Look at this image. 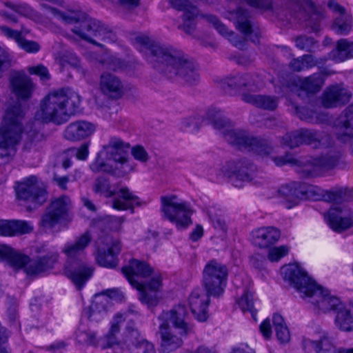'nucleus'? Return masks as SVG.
<instances>
[{
	"mask_svg": "<svg viewBox=\"0 0 353 353\" xmlns=\"http://www.w3.org/2000/svg\"><path fill=\"white\" fill-rule=\"evenodd\" d=\"M134 43L146 61L167 79L189 85H194L199 81L196 65L182 50L156 42L144 35L137 37Z\"/></svg>",
	"mask_w": 353,
	"mask_h": 353,
	"instance_id": "1",
	"label": "nucleus"
},
{
	"mask_svg": "<svg viewBox=\"0 0 353 353\" xmlns=\"http://www.w3.org/2000/svg\"><path fill=\"white\" fill-rule=\"evenodd\" d=\"M282 273L284 279L295 288L301 298L312 304L318 312H336L343 303L338 297L332 295L328 290L317 285L299 264L284 266Z\"/></svg>",
	"mask_w": 353,
	"mask_h": 353,
	"instance_id": "2",
	"label": "nucleus"
},
{
	"mask_svg": "<svg viewBox=\"0 0 353 353\" xmlns=\"http://www.w3.org/2000/svg\"><path fill=\"white\" fill-rule=\"evenodd\" d=\"M130 144L119 138H111L97 153L90 170L95 173L104 172L114 176L124 177L135 170L136 163L130 159Z\"/></svg>",
	"mask_w": 353,
	"mask_h": 353,
	"instance_id": "3",
	"label": "nucleus"
},
{
	"mask_svg": "<svg viewBox=\"0 0 353 353\" xmlns=\"http://www.w3.org/2000/svg\"><path fill=\"white\" fill-rule=\"evenodd\" d=\"M79 95L69 89H60L48 93L41 100L34 119L43 123L61 125L79 109Z\"/></svg>",
	"mask_w": 353,
	"mask_h": 353,
	"instance_id": "4",
	"label": "nucleus"
},
{
	"mask_svg": "<svg viewBox=\"0 0 353 353\" xmlns=\"http://www.w3.org/2000/svg\"><path fill=\"white\" fill-rule=\"evenodd\" d=\"M122 272L130 285L139 292V299L148 307L155 306L159 301L158 292L162 287V278L159 273L146 262L135 259L123 267Z\"/></svg>",
	"mask_w": 353,
	"mask_h": 353,
	"instance_id": "5",
	"label": "nucleus"
},
{
	"mask_svg": "<svg viewBox=\"0 0 353 353\" xmlns=\"http://www.w3.org/2000/svg\"><path fill=\"white\" fill-rule=\"evenodd\" d=\"M206 117L214 128L222 131L226 141L239 150L252 151L262 157L272 153L273 148L268 141L255 137L243 130L232 128L231 121L221 110L210 108Z\"/></svg>",
	"mask_w": 353,
	"mask_h": 353,
	"instance_id": "6",
	"label": "nucleus"
},
{
	"mask_svg": "<svg viewBox=\"0 0 353 353\" xmlns=\"http://www.w3.org/2000/svg\"><path fill=\"white\" fill-rule=\"evenodd\" d=\"M188 314L183 305H175L172 310L163 312L159 316L161 323L158 334L161 338V351L170 353L183 345V336L190 330L185 317Z\"/></svg>",
	"mask_w": 353,
	"mask_h": 353,
	"instance_id": "7",
	"label": "nucleus"
},
{
	"mask_svg": "<svg viewBox=\"0 0 353 353\" xmlns=\"http://www.w3.org/2000/svg\"><path fill=\"white\" fill-rule=\"evenodd\" d=\"M91 240L90 232H85L74 241L67 242L62 248V252L67 256L65 274L79 290L92 274V269L88 266L85 258V249Z\"/></svg>",
	"mask_w": 353,
	"mask_h": 353,
	"instance_id": "8",
	"label": "nucleus"
},
{
	"mask_svg": "<svg viewBox=\"0 0 353 353\" xmlns=\"http://www.w3.org/2000/svg\"><path fill=\"white\" fill-rule=\"evenodd\" d=\"M24 112L19 104L5 110L0 126V165L8 163L16 154L23 131Z\"/></svg>",
	"mask_w": 353,
	"mask_h": 353,
	"instance_id": "9",
	"label": "nucleus"
},
{
	"mask_svg": "<svg viewBox=\"0 0 353 353\" xmlns=\"http://www.w3.org/2000/svg\"><path fill=\"white\" fill-rule=\"evenodd\" d=\"M6 259L10 266L15 269H23L28 276H37L52 269L59 259V253L55 250H49L46 254L37 258L18 253L11 248L0 245V261Z\"/></svg>",
	"mask_w": 353,
	"mask_h": 353,
	"instance_id": "10",
	"label": "nucleus"
},
{
	"mask_svg": "<svg viewBox=\"0 0 353 353\" xmlns=\"http://www.w3.org/2000/svg\"><path fill=\"white\" fill-rule=\"evenodd\" d=\"M72 31L81 39L101 48L104 45L96 39L106 43H113L117 40L116 33L109 26L92 18H85Z\"/></svg>",
	"mask_w": 353,
	"mask_h": 353,
	"instance_id": "11",
	"label": "nucleus"
},
{
	"mask_svg": "<svg viewBox=\"0 0 353 353\" xmlns=\"http://www.w3.org/2000/svg\"><path fill=\"white\" fill-rule=\"evenodd\" d=\"M17 199L23 202L28 210L42 205L48 199V192L43 182L32 175L17 183L15 188Z\"/></svg>",
	"mask_w": 353,
	"mask_h": 353,
	"instance_id": "12",
	"label": "nucleus"
},
{
	"mask_svg": "<svg viewBox=\"0 0 353 353\" xmlns=\"http://www.w3.org/2000/svg\"><path fill=\"white\" fill-rule=\"evenodd\" d=\"M161 211L163 216L179 230L185 229L192 223V210L190 203L179 199L176 195L161 196Z\"/></svg>",
	"mask_w": 353,
	"mask_h": 353,
	"instance_id": "13",
	"label": "nucleus"
},
{
	"mask_svg": "<svg viewBox=\"0 0 353 353\" xmlns=\"http://www.w3.org/2000/svg\"><path fill=\"white\" fill-rule=\"evenodd\" d=\"M228 270L225 265L215 259L208 261L203 270L202 283L208 294L219 297L227 283Z\"/></svg>",
	"mask_w": 353,
	"mask_h": 353,
	"instance_id": "14",
	"label": "nucleus"
},
{
	"mask_svg": "<svg viewBox=\"0 0 353 353\" xmlns=\"http://www.w3.org/2000/svg\"><path fill=\"white\" fill-rule=\"evenodd\" d=\"M256 171V165L245 159L227 161L221 168V172L230 183L239 188L252 181Z\"/></svg>",
	"mask_w": 353,
	"mask_h": 353,
	"instance_id": "15",
	"label": "nucleus"
},
{
	"mask_svg": "<svg viewBox=\"0 0 353 353\" xmlns=\"http://www.w3.org/2000/svg\"><path fill=\"white\" fill-rule=\"evenodd\" d=\"M72 202L65 195L52 200L41 217V224L43 228H52L62 219H65L70 209Z\"/></svg>",
	"mask_w": 353,
	"mask_h": 353,
	"instance_id": "16",
	"label": "nucleus"
},
{
	"mask_svg": "<svg viewBox=\"0 0 353 353\" xmlns=\"http://www.w3.org/2000/svg\"><path fill=\"white\" fill-rule=\"evenodd\" d=\"M302 347L305 353H338L334 339L325 331L310 337H303Z\"/></svg>",
	"mask_w": 353,
	"mask_h": 353,
	"instance_id": "17",
	"label": "nucleus"
},
{
	"mask_svg": "<svg viewBox=\"0 0 353 353\" xmlns=\"http://www.w3.org/2000/svg\"><path fill=\"white\" fill-rule=\"evenodd\" d=\"M10 90L16 97L17 101L9 104L6 108L14 104L18 103L26 114L25 109L22 107L20 101L29 100L34 90V85L30 78L24 73L16 72L10 79Z\"/></svg>",
	"mask_w": 353,
	"mask_h": 353,
	"instance_id": "18",
	"label": "nucleus"
},
{
	"mask_svg": "<svg viewBox=\"0 0 353 353\" xmlns=\"http://www.w3.org/2000/svg\"><path fill=\"white\" fill-rule=\"evenodd\" d=\"M330 228L336 232H343L353 226V213L345 205L332 207L325 214Z\"/></svg>",
	"mask_w": 353,
	"mask_h": 353,
	"instance_id": "19",
	"label": "nucleus"
},
{
	"mask_svg": "<svg viewBox=\"0 0 353 353\" xmlns=\"http://www.w3.org/2000/svg\"><path fill=\"white\" fill-rule=\"evenodd\" d=\"M337 155H327L319 158H310L299 167L297 172L303 177H314L319 176L325 170L333 168L337 163Z\"/></svg>",
	"mask_w": 353,
	"mask_h": 353,
	"instance_id": "20",
	"label": "nucleus"
},
{
	"mask_svg": "<svg viewBox=\"0 0 353 353\" xmlns=\"http://www.w3.org/2000/svg\"><path fill=\"white\" fill-rule=\"evenodd\" d=\"M327 7L333 12L332 30L340 35L348 34L352 28V15L347 13L344 7L334 0H330L327 3Z\"/></svg>",
	"mask_w": 353,
	"mask_h": 353,
	"instance_id": "21",
	"label": "nucleus"
},
{
	"mask_svg": "<svg viewBox=\"0 0 353 353\" xmlns=\"http://www.w3.org/2000/svg\"><path fill=\"white\" fill-rule=\"evenodd\" d=\"M337 139L349 143L353 152V104L347 107L334 121Z\"/></svg>",
	"mask_w": 353,
	"mask_h": 353,
	"instance_id": "22",
	"label": "nucleus"
},
{
	"mask_svg": "<svg viewBox=\"0 0 353 353\" xmlns=\"http://www.w3.org/2000/svg\"><path fill=\"white\" fill-rule=\"evenodd\" d=\"M170 3L174 8L184 11L182 23L179 26V29L192 34L196 29V19L199 15L197 8L192 5L190 0H170Z\"/></svg>",
	"mask_w": 353,
	"mask_h": 353,
	"instance_id": "23",
	"label": "nucleus"
},
{
	"mask_svg": "<svg viewBox=\"0 0 353 353\" xmlns=\"http://www.w3.org/2000/svg\"><path fill=\"white\" fill-rule=\"evenodd\" d=\"M208 292L197 288L193 290L189 296V305L192 313L199 321H205L208 318V307L210 303V296Z\"/></svg>",
	"mask_w": 353,
	"mask_h": 353,
	"instance_id": "24",
	"label": "nucleus"
},
{
	"mask_svg": "<svg viewBox=\"0 0 353 353\" xmlns=\"http://www.w3.org/2000/svg\"><path fill=\"white\" fill-rule=\"evenodd\" d=\"M230 19L232 20L236 28L248 37L253 43L259 42V33L258 30L254 28L250 21L248 12L241 8L230 12Z\"/></svg>",
	"mask_w": 353,
	"mask_h": 353,
	"instance_id": "25",
	"label": "nucleus"
},
{
	"mask_svg": "<svg viewBox=\"0 0 353 353\" xmlns=\"http://www.w3.org/2000/svg\"><path fill=\"white\" fill-rule=\"evenodd\" d=\"M99 90L110 99H119L124 94V86L120 78L110 72H104L101 75Z\"/></svg>",
	"mask_w": 353,
	"mask_h": 353,
	"instance_id": "26",
	"label": "nucleus"
},
{
	"mask_svg": "<svg viewBox=\"0 0 353 353\" xmlns=\"http://www.w3.org/2000/svg\"><path fill=\"white\" fill-rule=\"evenodd\" d=\"M352 93L341 85L327 88L322 96V104L326 108H331L347 103Z\"/></svg>",
	"mask_w": 353,
	"mask_h": 353,
	"instance_id": "27",
	"label": "nucleus"
},
{
	"mask_svg": "<svg viewBox=\"0 0 353 353\" xmlns=\"http://www.w3.org/2000/svg\"><path fill=\"white\" fill-rule=\"evenodd\" d=\"M225 83L234 89L256 92L262 86V79L257 74L239 73L227 78Z\"/></svg>",
	"mask_w": 353,
	"mask_h": 353,
	"instance_id": "28",
	"label": "nucleus"
},
{
	"mask_svg": "<svg viewBox=\"0 0 353 353\" xmlns=\"http://www.w3.org/2000/svg\"><path fill=\"white\" fill-rule=\"evenodd\" d=\"M94 123L79 120L70 123L64 130V137L70 141H76L91 136L95 131Z\"/></svg>",
	"mask_w": 353,
	"mask_h": 353,
	"instance_id": "29",
	"label": "nucleus"
},
{
	"mask_svg": "<svg viewBox=\"0 0 353 353\" xmlns=\"http://www.w3.org/2000/svg\"><path fill=\"white\" fill-rule=\"evenodd\" d=\"M280 236V231L272 226L260 228L252 232L253 244L261 248H266L274 244Z\"/></svg>",
	"mask_w": 353,
	"mask_h": 353,
	"instance_id": "30",
	"label": "nucleus"
},
{
	"mask_svg": "<svg viewBox=\"0 0 353 353\" xmlns=\"http://www.w3.org/2000/svg\"><path fill=\"white\" fill-rule=\"evenodd\" d=\"M205 18L208 23L213 26L220 34L227 37L234 46L240 50H244L246 48V40L236 35L233 31L229 30L214 15H206Z\"/></svg>",
	"mask_w": 353,
	"mask_h": 353,
	"instance_id": "31",
	"label": "nucleus"
},
{
	"mask_svg": "<svg viewBox=\"0 0 353 353\" xmlns=\"http://www.w3.org/2000/svg\"><path fill=\"white\" fill-rule=\"evenodd\" d=\"M334 323L342 331H353V300L348 304H341L336 312Z\"/></svg>",
	"mask_w": 353,
	"mask_h": 353,
	"instance_id": "32",
	"label": "nucleus"
},
{
	"mask_svg": "<svg viewBox=\"0 0 353 353\" xmlns=\"http://www.w3.org/2000/svg\"><path fill=\"white\" fill-rule=\"evenodd\" d=\"M120 251L121 243L118 241L113 242L107 250L99 249L96 257L98 264L108 268H116L119 263L117 255L119 254Z\"/></svg>",
	"mask_w": 353,
	"mask_h": 353,
	"instance_id": "33",
	"label": "nucleus"
},
{
	"mask_svg": "<svg viewBox=\"0 0 353 353\" xmlns=\"http://www.w3.org/2000/svg\"><path fill=\"white\" fill-rule=\"evenodd\" d=\"M32 230V225L29 222L25 221H0L1 236H15L26 234L30 232Z\"/></svg>",
	"mask_w": 353,
	"mask_h": 353,
	"instance_id": "34",
	"label": "nucleus"
},
{
	"mask_svg": "<svg viewBox=\"0 0 353 353\" xmlns=\"http://www.w3.org/2000/svg\"><path fill=\"white\" fill-rule=\"evenodd\" d=\"M0 32L8 39L14 40L19 48L28 53L37 52L40 49V46L37 42L21 38L20 33L6 26H0Z\"/></svg>",
	"mask_w": 353,
	"mask_h": 353,
	"instance_id": "35",
	"label": "nucleus"
},
{
	"mask_svg": "<svg viewBox=\"0 0 353 353\" xmlns=\"http://www.w3.org/2000/svg\"><path fill=\"white\" fill-rule=\"evenodd\" d=\"M241 98L244 102L266 110H274L278 106V98L275 97L243 93Z\"/></svg>",
	"mask_w": 353,
	"mask_h": 353,
	"instance_id": "36",
	"label": "nucleus"
},
{
	"mask_svg": "<svg viewBox=\"0 0 353 353\" xmlns=\"http://www.w3.org/2000/svg\"><path fill=\"white\" fill-rule=\"evenodd\" d=\"M303 144L313 148L328 147L331 144V137L329 134L315 130L302 128Z\"/></svg>",
	"mask_w": 353,
	"mask_h": 353,
	"instance_id": "37",
	"label": "nucleus"
},
{
	"mask_svg": "<svg viewBox=\"0 0 353 353\" xmlns=\"http://www.w3.org/2000/svg\"><path fill=\"white\" fill-rule=\"evenodd\" d=\"M129 318L128 312L116 314L111 323L110 329L108 333L103 338L105 347H111L114 345L119 344L117 334L120 332V324Z\"/></svg>",
	"mask_w": 353,
	"mask_h": 353,
	"instance_id": "38",
	"label": "nucleus"
},
{
	"mask_svg": "<svg viewBox=\"0 0 353 353\" xmlns=\"http://www.w3.org/2000/svg\"><path fill=\"white\" fill-rule=\"evenodd\" d=\"M307 5L306 26L310 28L312 32H317L321 30V21L325 18V10L322 8L315 6L311 1H308Z\"/></svg>",
	"mask_w": 353,
	"mask_h": 353,
	"instance_id": "39",
	"label": "nucleus"
},
{
	"mask_svg": "<svg viewBox=\"0 0 353 353\" xmlns=\"http://www.w3.org/2000/svg\"><path fill=\"white\" fill-rule=\"evenodd\" d=\"M145 340L139 331L133 325H128L124 332L122 343L131 352Z\"/></svg>",
	"mask_w": 353,
	"mask_h": 353,
	"instance_id": "40",
	"label": "nucleus"
},
{
	"mask_svg": "<svg viewBox=\"0 0 353 353\" xmlns=\"http://www.w3.org/2000/svg\"><path fill=\"white\" fill-rule=\"evenodd\" d=\"M298 182H291L281 185L278 190V195L286 201L296 204L299 198L300 191Z\"/></svg>",
	"mask_w": 353,
	"mask_h": 353,
	"instance_id": "41",
	"label": "nucleus"
},
{
	"mask_svg": "<svg viewBox=\"0 0 353 353\" xmlns=\"http://www.w3.org/2000/svg\"><path fill=\"white\" fill-rule=\"evenodd\" d=\"M272 323L276 338L280 343H288L290 340V334L282 316L274 314L272 317Z\"/></svg>",
	"mask_w": 353,
	"mask_h": 353,
	"instance_id": "42",
	"label": "nucleus"
},
{
	"mask_svg": "<svg viewBox=\"0 0 353 353\" xmlns=\"http://www.w3.org/2000/svg\"><path fill=\"white\" fill-rule=\"evenodd\" d=\"M325 79L322 74L314 73L300 81V87L302 90L311 93L319 92L324 84Z\"/></svg>",
	"mask_w": 353,
	"mask_h": 353,
	"instance_id": "43",
	"label": "nucleus"
},
{
	"mask_svg": "<svg viewBox=\"0 0 353 353\" xmlns=\"http://www.w3.org/2000/svg\"><path fill=\"white\" fill-rule=\"evenodd\" d=\"M137 199L128 188H122L119 191L118 198L112 202L113 208L119 210H124L133 208V202Z\"/></svg>",
	"mask_w": 353,
	"mask_h": 353,
	"instance_id": "44",
	"label": "nucleus"
},
{
	"mask_svg": "<svg viewBox=\"0 0 353 353\" xmlns=\"http://www.w3.org/2000/svg\"><path fill=\"white\" fill-rule=\"evenodd\" d=\"M333 52L334 58L338 61L353 58V41H349L346 39H339Z\"/></svg>",
	"mask_w": 353,
	"mask_h": 353,
	"instance_id": "45",
	"label": "nucleus"
},
{
	"mask_svg": "<svg viewBox=\"0 0 353 353\" xmlns=\"http://www.w3.org/2000/svg\"><path fill=\"white\" fill-rule=\"evenodd\" d=\"M318 61L312 54H304L298 58L293 59L290 64V68L296 72L311 68L318 64Z\"/></svg>",
	"mask_w": 353,
	"mask_h": 353,
	"instance_id": "46",
	"label": "nucleus"
},
{
	"mask_svg": "<svg viewBox=\"0 0 353 353\" xmlns=\"http://www.w3.org/2000/svg\"><path fill=\"white\" fill-rule=\"evenodd\" d=\"M77 342L83 345H96L97 340L96 334L85 327H79L76 332Z\"/></svg>",
	"mask_w": 353,
	"mask_h": 353,
	"instance_id": "47",
	"label": "nucleus"
},
{
	"mask_svg": "<svg viewBox=\"0 0 353 353\" xmlns=\"http://www.w3.org/2000/svg\"><path fill=\"white\" fill-rule=\"evenodd\" d=\"M281 143L290 148H294L303 144L302 128L287 133L282 137Z\"/></svg>",
	"mask_w": 353,
	"mask_h": 353,
	"instance_id": "48",
	"label": "nucleus"
},
{
	"mask_svg": "<svg viewBox=\"0 0 353 353\" xmlns=\"http://www.w3.org/2000/svg\"><path fill=\"white\" fill-rule=\"evenodd\" d=\"M238 304L243 312H250L254 319L256 311L254 309L253 294L249 290H245L243 294L238 301Z\"/></svg>",
	"mask_w": 353,
	"mask_h": 353,
	"instance_id": "49",
	"label": "nucleus"
},
{
	"mask_svg": "<svg viewBox=\"0 0 353 353\" xmlns=\"http://www.w3.org/2000/svg\"><path fill=\"white\" fill-rule=\"evenodd\" d=\"M41 8L46 14H49L59 19H61L66 23H73L79 22V19L76 17L61 12L56 8H52L48 4L42 3Z\"/></svg>",
	"mask_w": 353,
	"mask_h": 353,
	"instance_id": "50",
	"label": "nucleus"
},
{
	"mask_svg": "<svg viewBox=\"0 0 353 353\" xmlns=\"http://www.w3.org/2000/svg\"><path fill=\"white\" fill-rule=\"evenodd\" d=\"M208 216L211 223L216 230L221 231L225 230V221L220 210H218L214 208H211L208 210Z\"/></svg>",
	"mask_w": 353,
	"mask_h": 353,
	"instance_id": "51",
	"label": "nucleus"
},
{
	"mask_svg": "<svg viewBox=\"0 0 353 353\" xmlns=\"http://www.w3.org/2000/svg\"><path fill=\"white\" fill-rule=\"evenodd\" d=\"M296 48L308 52H313L316 48V41L312 37L301 35L294 39Z\"/></svg>",
	"mask_w": 353,
	"mask_h": 353,
	"instance_id": "52",
	"label": "nucleus"
},
{
	"mask_svg": "<svg viewBox=\"0 0 353 353\" xmlns=\"http://www.w3.org/2000/svg\"><path fill=\"white\" fill-rule=\"evenodd\" d=\"M93 190L96 193L104 194L107 197L114 194L110 190L109 179L105 176H99L95 179Z\"/></svg>",
	"mask_w": 353,
	"mask_h": 353,
	"instance_id": "53",
	"label": "nucleus"
},
{
	"mask_svg": "<svg viewBox=\"0 0 353 353\" xmlns=\"http://www.w3.org/2000/svg\"><path fill=\"white\" fill-rule=\"evenodd\" d=\"M99 61L105 68L114 71L118 70L123 66L122 61L112 55H108L105 58L99 59Z\"/></svg>",
	"mask_w": 353,
	"mask_h": 353,
	"instance_id": "54",
	"label": "nucleus"
},
{
	"mask_svg": "<svg viewBox=\"0 0 353 353\" xmlns=\"http://www.w3.org/2000/svg\"><path fill=\"white\" fill-rule=\"evenodd\" d=\"M288 248L282 245L270 248L268 251V259L272 262L278 261L288 253Z\"/></svg>",
	"mask_w": 353,
	"mask_h": 353,
	"instance_id": "55",
	"label": "nucleus"
},
{
	"mask_svg": "<svg viewBox=\"0 0 353 353\" xmlns=\"http://www.w3.org/2000/svg\"><path fill=\"white\" fill-rule=\"evenodd\" d=\"M88 148L89 143H84L81 144L79 148H70L67 150V152L71 154H75L77 159L84 161L87 159L89 154Z\"/></svg>",
	"mask_w": 353,
	"mask_h": 353,
	"instance_id": "56",
	"label": "nucleus"
},
{
	"mask_svg": "<svg viewBox=\"0 0 353 353\" xmlns=\"http://www.w3.org/2000/svg\"><path fill=\"white\" fill-rule=\"evenodd\" d=\"M132 157L141 163H146L149 159V155L145 149L140 145L134 146L131 150Z\"/></svg>",
	"mask_w": 353,
	"mask_h": 353,
	"instance_id": "57",
	"label": "nucleus"
},
{
	"mask_svg": "<svg viewBox=\"0 0 353 353\" xmlns=\"http://www.w3.org/2000/svg\"><path fill=\"white\" fill-rule=\"evenodd\" d=\"M6 6L21 15L30 17L32 12L31 8L24 3H13L12 2H6Z\"/></svg>",
	"mask_w": 353,
	"mask_h": 353,
	"instance_id": "58",
	"label": "nucleus"
},
{
	"mask_svg": "<svg viewBox=\"0 0 353 353\" xmlns=\"http://www.w3.org/2000/svg\"><path fill=\"white\" fill-rule=\"evenodd\" d=\"M28 72L32 74L39 76L43 81L49 80L50 78L48 70L43 65L30 67L28 68Z\"/></svg>",
	"mask_w": 353,
	"mask_h": 353,
	"instance_id": "59",
	"label": "nucleus"
},
{
	"mask_svg": "<svg viewBox=\"0 0 353 353\" xmlns=\"http://www.w3.org/2000/svg\"><path fill=\"white\" fill-rule=\"evenodd\" d=\"M286 8L290 9L294 12V17L299 19V16L297 12H301L302 10V1H307V0H283Z\"/></svg>",
	"mask_w": 353,
	"mask_h": 353,
	"instance_id": "60",
	"label": "nucleus"
},
{
	"mask_svg": "<svg viewBox=\"0 0 353 353\" xmlns=\"http://www.w3.org/2000/svg\"><path fill=\"white\" fill-rule=\"evenodd\" d=\"M97 305H91L90 307L87 310L86 315L91 321L98 322L103 319L106 313H102V312L97 310Z\"/></svg>",
	"mask_w": 353,
	"mask_h": 353,
	"instance_id": "61",
	"label": "nucleus"
},
{
	"mask_svg": "<svg viewBox=\"0 0 353 353\" xmlns=\"http://www.w3.org/2000/svg\"><path fill=\"white\" fill-rule=\"evenodd\" d=\"M12 65V59L6 50L0 47V71L7 70Z\"/></svg>",
	"mask_w": 353,
	"mask_h": 353,
	"instance_id": "62",
	"label": "nucleus"
},
{
	"mask_svg": "<svg viewBox=\"0 0 353 353\" xmlns=\"http://www.w3.org/2000/svg\"><path fill=\"white\" fill-rule=\"evenodd\" d=\"M273 161L278 166H282L285 164H297L299 161L295 159L292 155L290 154H286L285 156L282 157H272Z\"/></svg>",
	"mask_w": 353,
	"mask_h": 353,
	"instance_id": "63",
	"label": "nucleus"
},
{
	"mask_svg": "<svg viewBox=\"0 0 353 353\" xmlns=\"http://www.w3.org/2000/svg\"><path fill=\"white\" fill-rule=\"evenodd\" d=\"M131 353H156L154 345L147 340H144L139 346L134 348Z\"/></svg>",
	"mask_w": 353,
	"mask_h": 353,
	"instance_id": "64",
	"label": "nucleus"
}]
</instances>
